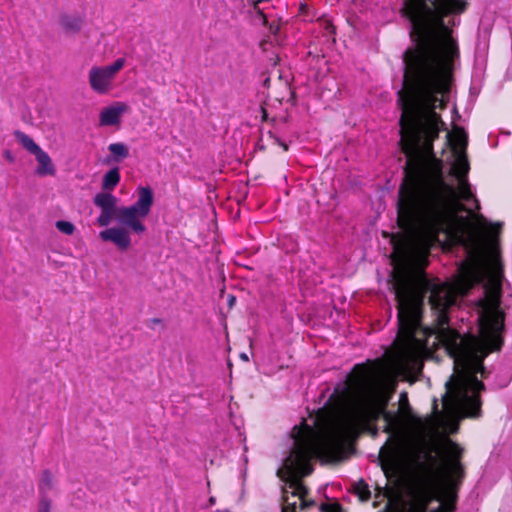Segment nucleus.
<instances>
[{
    "label": "nucleus",
    "instance_id": "18",
    "mask_svg": "<svg viewBox=\"0 0 512 512\" xmlns=\"http://www.w3.org/2000/svg\"><path fill=\"white\" fill-rule=\"evenodd\" d=\"M469 162L465 153L462 156H459L455 163L451 167V175H454L460 179H467V174L469 172Z\"/></svg>",
    "mask_w": 512,
    "mask_h": 512
},
{
    "label": "nucleus",
    "instance_id": "14",
    "mask_svg": "<svg viewBox=\"0 0 512 512\" xmlns=\"http://www.w3.org/2000/svg\"><path fill=\"white\" fill-rule=\"evenodd\" d=\"M38 161V167L36 169V173L40 176L45 175H54L55 167L52 163L50 156L42 149L39 152L34 154Z\"/></svg>",
    "mask_w": 512,
    "mask_h": 512
},
{
    "label": "nucleus",
    "instance_id": "27",
    "mask_svg": "<svg viewBox=\"0 0 512 512\" xmlns=\"http://www.w3.org/2000/svg\"><path fill=\"white\" fill-rule=\"evenodd\" d=\"M56 228L65 235H72L75 231V226L72 222L59 220L55 223Z\"/></svg>",
    "mask_w": 512,
    "mask_h": 512
},
{
    "label": "nucleus",
    "instance_id": "26",
    "mask_svg": "<svg viewBox=\"0 0 512 512\" xmlns=\"http://www.w3.org/2000/svg\"><path fill=\"white\" fill-rule=\"evenodd\" d=\"M112 218H115L117 220V212L101 211L100 215L97 218V223L99 226L105 227L110 224Z\"/></svg>",
    "mask_w": 512,
    "mask_h": 512
},
{
    "label": "nucleus",
    "instance_id": "15",
    "mask_svg": "<svg viewBox=\"0 0 512 512\" xmlns=\"http://www.w3.org/2000/svg\"><path fill=\"white\" fill-rule=\"evenodd\" d=\"M94 204L101 209V211L117 212L118 208L117 198L109 192H101L95 195Z\"/></svg>",
    "mask_w": 512,
    "mask_h": 512
},
{
    "label": "nucleus",
    "instance_id": "29",
    "mask_svg": "<svg viewBox=\"0 0 512 512\" xmlns=\"http://www.w3.org/2000/svg\"><path fill=\"white\" fill-rule=\"evenodd\" d=\"M320 509L322 512H342V507L339 503L322 504Z\"/></svg>",
    "mask_w": 512,
    "mask_h": 512
},
{
    "label": "nucleus",
    "instance_id": "37",
    "mask_svg": "<svg viewBox=\"0 0 512 512\" xmlns=\"http://www.w3.org/2000/svg\"><path fill=\"white\" fill-rule=\"evenodd\" d=\"M502 228V224L501 223H497L493 228H492V232L494 235H498L500 233V230Z\"/></svg>",
    "mask_w": 512,
    "mask_h": 512
},
{
    "label": "nucleus",
    "instance_id": "24",
    "mask_svg": "<svg viewBox=\"0 0 512 512\" xmlns=\"http://www.w3.org/2000/svg\"><path fill=\"white\" fill-rule=\"evenodd\" d=\"M53 489V475L45 470L42 474L39 490L42 496H46V493Z\"/></svg>",
    "mask_w": 512,
    "mask_h": 512
},
{
    "label": "nucleus",
    "instance_id": "8",
    "mask_svg": "<svg viewBox=\"0 0 512 512\" xmlns=\"http://www.w3.org/2000/svg\"><path fill=\"white\" fill-rule=\"evenodd\" d=\"M125 63L124 58H118L111 65L91 67L88 73L91 89L100 95L109 93L117 74L125 66Z\"/></svg>",
    "mask_w": 512,
    "mask_h": 512
},
{
    "label": "nucleus",
    "instance_id": "31",
    "mask_svg": "<svg viewBox=\"0 0 512 512\" xmlns=\"http://www.w3.org/2000/svg\"><path fill=\"white\" fill-rule=\"evenodd\" d=\"M343 395H341L337 390H335L329 397L327 405H332L334 403H339L342 401Z\"/></svg>",
    "mask_w": 512,
    "mask_h": 512
},
{
    "label": "nucleus",
    "instance_id": "39",
    "mask_svg": "<svg viewBox=\"0 0 512 512\" xmlns=\"http://www.w3.org/2000/svg\"><path fill=\"white\" fill-rule=\"evenodd\" d=\"M261 112H262V120L263 121H266L267 118H268V113H267V110L265 108H261Z\"/></svg>",
    "mask_w": 512,
    "mask_h": 512
},
{
    "label": "nucleus",
    "instance_id": "34",
    "mask_svg": "<svg viewBox=\"0 0 512 512\" xmlns=\"http://www.w3.org/2000/svg\"><path fill=\"white\" fill-rule=\"evenodd\" d=\"M274 139H275V142H276L279 146H281V147L283 148V150H284V151H288V145H287L285 142L281 141L278 137H275Z\"/></svg>",
    "mask_w": 512,
    "mask_h": 512
},
{
    "label": "nucleus",
    "instance_id": "28",
    "mask_svg": "<svg viewBox=\"0 0 512 512\" xmlns=\"http://www.w3.org/2000/svg\"><path fill=\"white\" fill-rule=\"evenodd\" d=\"M51 501L47 496H41L38 512H50Z\"/></svg>",
    "mask_w": 512,
    "mask_h": 512
},
{
    "label": "nucleus",
    "instance_id": "7",
    "mask_svg": "<svg viewBox=\"0 0 512 512\" xmlns=\"http://www.w3.org/2000/svg\"><path fill=\"white\" fill-rule=\"evenodd\" d=\"M138 199L131 206H122L117 211V222L122 227L129 228L132 232L141 234L146 227L142 219L148 216L154 202L153 191L149 186L137 188Z\"/></svg>",
    "mask_w": 512,
    "mask_h": 512
},
{
    "label": "nucleus",
    "instance_id": "22",
    "mask_svg": "<svg viewBox=\"0 0 512 512\" xmlns=\"http://www.w3.org/2000/svg\"><path fill=\"white\" fill-rule=\"evenodd\" d=\"M16 139L18 140V142L28 151L30 152L31 154H35L37 152H39V150L41 149L39 147V145H37L34 140L29 136L27 135L26 133L22 132V131H15L14 133Z\"/></svg>",
    "mask_w": 512,
    "mask_h": 512
},
{
    "label": "nucleus",
    "instance_id": "30",
    "mask_svg": "<svg viewBox=\"0 0 512 512\" xmlns=\"http://www.w3.org/2000/svg\"><path fill=\"white\" fill-rule=\"evenodd\" d=\"M261 3V0H256V1H253V8L255 10V12L257 13V15L261 18L263 24H266L267 23V16L265 15V13L259 8V4Z\"/></svg>",
    "mask_w": 512,
    "mask_h": 512
},
{
    "label": "nucleus",
    "instance_id": "4",
    "mask_svg": "<svg viewBox=\"0 0 512 512\" xmlns=\"http://www.w3.org/2000/svg\"><path fill=\"white\" fill-rule=\"evenodd\" d=\"M469 5L468 0H404L400 12L411 24L412 45L403 53L459 58L458 42L445 18L465 13Z\"/></svg>",
    "mask_w": 512,
    "mask_h": 512
},
{
    "label": "nucleus",
    "instance_id": "25",
    "mask_svg": "<svg viewBox=\"0 0 512 512\" xmlns=\"http://www.w3.org/2000/svg\"><path fill=\"white\" fill-rule=\"evenodd\" d=\"M424 461L420 464L421 468L430 473L435 471V465L437 463L436 458L432 455L431 451L423 452Z\"/></svg>",
    "mask_w": 512,
    "mask_h": 512
},
{
    "label": "nucleus",
    "instance_id": "23",
    "mask_svg": "<svg viewBox=\"0 0 512 512\" xmlns=\"http://www.w3.org/2000/svg\"><path fill=\"white\" fill-rule=\"evenodd\" d=\"M354 492L361 501H368L371 498V492L368 484L360 479L354 486Z\"/></svg>",
    "mask_w": 512,
    "mask_h": 512
},
{
    "label": "nucleus",
    "instance_id": "40",
    "mask_svg": "<svg viewBox=\"0 0 512 512\" xmlns=\"http://www.w3.org/2000/svg\"><path fill=\"white\" fill-rule=\"evenodd\" d=\"M283 471H284L283 469H278V471H277V475H278L279 477H282V473H283Z\"/></svg>",
    "mask_w": 512,
    "mask_h": 512
},
{
    "label": "nucleus",
    "instance_id": "33",
    "mask_svg": "<svg viewBox=\"0 0 512 512\" xmlns=\"http://www.w3.org/2000/svg\"><path fill=\"white\" fill-rule=\"evenodd\" d=\"M300 501H301V503H300L301 510H307L315 505L314 500H307L306 498H303Z\"/></svg>",
    "mask_w": 512,
    "mask_h": 512
},
{
    "label": "nucleus",
    "instance_id": "38",
    "mask_svg": "<svg viewBox=\"0 0 512 512\" xmlns=\"http://www.w3.org/2000/svg\"><path fill=\"white\" fill-rule=\"evenodd\" d=\"M149 322H150L149 327L153 328V325H157V324L162 323V320L159 319V318H152V319H150Z\"/></svg>",
    "mask_w": 512,
    "mask_h": 512
},
{
    "label": "nucleus",
    "instance_id": "19",
    "mask_svg": "<svg viewBox=\"0 0 512 512\" xmlns=\"http://www.w3.org/2000/svg\"><path fill=\"white\" fill-rule=\"evenodd\" d=\"M503 266L500 261H495L488 271L487 283L491 286L502 287Z\"/></svg>",
    "mask_w": 512,
    "mask_h": 512
},
{
    "label": "nucleus",
    "instance_id": "5",
    "mask_svg": "<svg viewBox=\"0 0 512 512\" xmlns=\"http://www.w3.org/2000/svg\"><path fill=\"white\" fill-rule=\"evenodd\" d=\"M291 436L294 446L284 460V470L288 475V483L293 488L292 496L306 498L309 489L301 478L314 471L312 459H320L326 463H334L343 459V447L338 437L321 438V436L303 419L300 425L294 426Z\"/></svg>",
    "mask_w": 512,
    "mask_h": 512
},
{
    "label": "nucleus",
    "instance_id": "36",
    "mask_svg": "<svg viewBox=\"0 0 512 512\" xmlns=\"http://www.w3.org/2000/svg\"><path fill=\"white\" fill-rule=\"evenodd\" d=\"M4 156H5V158H6L9 162H11V163H13V162L15 161V159H14V157H13L12 153H11L9 150H6V151L4 152Z\"/></svg>",
    "mask_w": 512,
    "mask_h": 512
},
{
    "label": "nucleus",
    "instance_id": "3",
    "mask_svg": "<svg viewBox=\"0 0 512 512\" xmlns=\"http://www.w3.org/2000/svg\"><path fill=\"white\" fill-rule=\"evenodd\" d=\"M459 58L403 53L402 88L397 92L401 109L400 149L406 163L434 157V141L445 122L437 109L447 107Z\"/></svg>",
    "mask_w": 512,
    "mask_h": 512
},
{
    "label": "nucleus",
    "instance_id": "35",
    "mask_svg": "<svg viewBox=\"0 0 512 512\" xmlns=\"http://www.w3.org/2000/svg\"><path fill=\"white\" fill-rule=\"evenodd\" d=\"M326 416H327V412H326L325 408H321V409H319L318 414H317V418H318V420H322V419H324Z\"/></svg>",
    "mask_w": 512,
    "mask_h": 512
},
{
    "label": "nucleus",
    "instance_id": "2",
    "mask_svg": "<svg viewBox=\"0 0 512 512\" xmlns=\"http://www.w3.org/2000/svg\"><path fill=\"white\" fill-rule=\"evenodd\" d=\"M474 199L467 179H460L458 189L444 177L443 161L434 155L404 166V178L398 190L397 225L402 233L391 236L395 265L407 266L416 258L426 262L432 247L444 234L450 245H463L471 227L462 201Z\"/></svg>",
    "mask_w": 512,
    "mask_h": 512
},
{
    "label": "nucleus",
    "instance_id": "17",
    "mask_svg": "<svg viewBox=\"0 0 512 512\" xmlns=\"http://www.w3.org/2000/svg\"><path fill=\"white\" fill-rule=\"evenodd\" d=\"M60 24L66 33L76 34L78 33L83 24V20L79 16L61 15Z\"/></svg>",
    "mask_w": 512,
    "mask_h": 512
},
{
    "label": "nucleus",
    "instance_id": "20",
    "mask_svg": "<svg viewBox=\"0 0 512 512\" xmlns=\"http://www.w3.org/2000/svg\"><path fill=\"white\" fill-rule=\"evenodd\" d=\"M396 413H399L402 419V427L405 422L413 420L414 415L412 412V408L409 404L408 396L406 392H402L399 397V408Z\"/></svg>",
    "mask_w": 512,
    "mask_h": 512
},
{
    "label": "nucleus",
    "instance_id": "41",
    "mask_svg": "<svg viewBox=\"0 0 512 512\" xmlns=\"http://www.w3.org/2000/svg\"><path fill=\"white\" fill-rule=\"evenodd\" d=\"M447 401H448V399H447V396H446V397H444V399H443V405H444V406H446V405H447Z\"/></svg>",
    "mask_w": 512,
    "mask_h": 512
},
{
    "label": "nucleus",
    "instance_id": "11",
    "mask_svg": "<svg viewBox=\"0 0 512 512\" xmlns=\"http://www.w3.org/2000/svg\"><path fill=\"white\" fill-rule=\"evenodd\" d=\"M128 109L127 104L123 102H118L113 106L104 108L100 112L99 116V124L101 126H114L119 125L121 120V115L126 112Z\"/></svg>",
    "mask_w": 512,
    "mask_h": 512
},
{
    "label": "nucleus",
    "instance_id": "42",
    "mask_svg": "<svg viewBox=\"0 0 512 512\" xmlns=\"http://www.w3.org/2000/svg\"><path fill=\"white\" fill-rule=\"evenodd\" d=\"M235 300V297L234 296H231L230 299H229V302L230 304Z\"/></svg>",
    "mask_w": 512,
    "mask_h": 512
},
{
    "label": "nucleus",
    "instance_id": "16",
    "mask_svg": "<svg viewBox=\"0 0 512 512\" xmlns=\"http://www.w3.org/2000/svg\"><path fill=\"white\" fill-rule=\"evenodd\" d=\"M108 151L110 152V156L107 162L119 163L129 157V148L122 142L109 144Z\"/></svg>",
    "mask_w": 512,
    "mask_h": 512
},
{
    "label": "nucleus",
    "instance_id": "21",
    "mask_svg": "<svg viewBox=\"0 0 512 512\" xmlns=\"http://www.w3.org/2000/svg\"><path fill=\"white\" fill-rule=\"evenodd\" d=\"M121 179L118 167L112 168L105 173L102 179V189L112 191L119 184Z\"/></svg>",
    "mask_w": 512,
    "mask_h": 512
},
{
    "label": "nucleus",
    "instance_id": "12",
    "mask_svg": "<svg viewBox=\"0 0 512 512\" xmlns=\"http://www.w3.org/2000/svg\"><path fill=\"white\" fill-rule=\"evenodd\" d=\"M436 487L434 492L417 491L413 493L408 512H427L432 500H435Z\"/></svg>",
    "mask_w": 512,
    "mask_h": 512
},
{
    "label": "nucleus",
    "instance_id": "6",
    "mask_svg": "<svg viewBox=\"0 0 512 512\" xmlns=\"http://www.w3.org/2000/svg\"><path fill=\"white\" fill-rule=\"evenodd\" d=\"M383 418L386 422L384 432L389 434V441L392 442V449H396L402 432V419L399 413H392L386 410V403L374 404L360 402L356 404L343 418L339 428L321 438L338 437L342 443L343 454L345 453V442L347 439L356 438L364 431H371L377 434L375 423Z\"/></svg>",
    "mask_w": 512,
    "mask_h": 512
},
{
    "label": "nucleus",
    "instance_id": "13",
    "mask_svg": "<svg viewBox=\"0 0 512 512\" xmlns=\"http://www.w3.org/2000/svg\"><path fill=\"white\" fill-rule=\"evenodd\" d=\"M447 140L453 150L465 151L468 145V135L464 128L455 126L453 135L450 132L447 133Z\"/></svg>",
    "mask_w": 512,
    "mask_h": 512
},
{
    "label": "nucleus",
    "instance_id": "43",
    "mask_svg": "<svg viewBox=\"0 0 512 512\" xmlns=\"http://www.w3.org/2000/svg\"><path fill=\"white\" fill-rule=\"evenodd\" d=\"M307 6L305 4H301V10H305Z\"/></svg>",
    "mask_w": 512,
    "mask_h": 512
},
{
    "label": "nucleus",
    "instance_id": "9",
    "mask_svg": "<svg viewBox=\"0 0 512 512\" xmlns=\"http://www.w3.org/2000/svg\"><path fill=\"white\" fill-rule=\"evenodd\" d=\"M372 371L367 364H356L348 376V384L352 393L358 397L364 395L371 381Z\"/></svg>",
    "mask_w": 512,
    "mask_h": 512
},
{
    "label": "nucleus",
    "instance_id": "1",
    "mask_svg": "<svg viewBox=\"0 0 512 512\" xmlns=\"http://www.w3.org/2000/svg\"><path fill=\"white\" fill-rule=\"evenodd\" d=\"M455 283L440 282L425 275L416 283L399 276L394 284L397 301L398 333L396 343L408 358H419L430 352L428 340L435 336L454 361V374L446 383L447 395L466 417L481 414V392L485 384L477 378L487 377L485 358L503 346L505 314L500 309L502 287L485 285V300L478 318L479 336L460 334L450 328L449 310L458 295H466L482 276L476 264L463 263Z\"/></svg>",
    "mask_w": 512,
    "mask_h": 512
},
{
    "label": "nucleus",
    "instance_id": "10",
    "mask_svg": "<svg viewBox=\"0 0 512 512\" xmlns=\"http://www.w3.org/2000/svg\"><path fill=\"white\" fill-rule=\"evenodd\" d=\"M100 238L106 242H112L118 249L125 251L131 246L129 230L125 227H111L100 232Z\"/></svg>",
    "mask_w": 512,
    "mask_h": 512
},
{
    "label": "nucleus",
    "instance_id": "32",
    "mask_svg": "<svg viewBox=\"0 0 512 512\" xmlns=\"http://www.w3.org/2000/svg\"><path fill=\"white\" fill-rule=\"evenodd\" d=\"M285 504L282 506L281 512H296V502L290 503L288 502V498H284Z\"/></svg>",
    "mask_w": 512,
    "mask_h": 512
}]
</instances>
